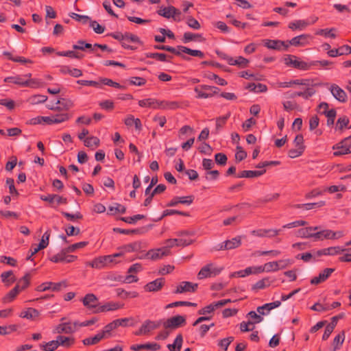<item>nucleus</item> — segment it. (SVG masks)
Returning a JSON list of instances; mask_svg holds the SVG:
<instances>
[{"mask_svg": "<svg viewBox=\"0 0 351 351\" xmlns=\"http://www.w3.org/2000/svg\"><path fill=\"white\" fill-rule=\"evenodd\" d=\"M39 311L33 308H28L26 311H22L20 317L27 319H34L39 315Z\"/></svg>", "mask_w": 351, "mask_h": 351, "instance_id": "obj_38", "label": "nucleus"}, {"mask_svg": "<svg viewBox=\"0 0 351 351\" xmlns=\"http://www.w3.org/2000/svg\"><path fill=\"white\" fill-rule=\"evenodd\" d=\"M223 270V267H215L213 263H208L203 267L197 274L199 280L216 276Z\"/></svg>", "mask_w": 351, "mask_h": 351, "instance_id": "obj_2", "label": "nucleus"}, {"mask_svg": "<svg viewBox=\"0 0 351 351\" xmlns=\"http://www.w3.org/2000/svg\"><path fill=\"white\" fill-rule=\"evenodd\" d=\"M145 216L143 215H136L132 217H121L120 219L125 223H134L137 220L145 219Z\"/></svg>", "mask_w": 351, "mask_h": 351, "instance_id": "obj_58", "label": "nucleus"}, {"mask_svg": "<svg viewBox=\"0 0 351 351\" xmlns=\"http://www.w3.org/2000/svg\"><path fill=\"white\" fill-rule=\"evenodd\" d=\"M153 227L152 224L147 226V227H142L140 228L133 229V230H127V229H121L119 228H115L113 229V231L115 232H118L123 234H145L147 232V230Z\"/></svg>", "mask_w": 351, "mask_h": 351, "instance_id": "obj_14", "label": "nucleus"}, {"mask_svg": "<svg viewBox=\"0 0 351 351\" xmlns=\"http://www.w3.org/2000/svg\"><path fill=\"white\" fill-rule=\"evenodd\" d=\"M280 304L281 302L278 300L271 303H267L263 306L257 307L256 311L261 315H267L271 310L280 306Z\"/></svg>", "mask_w": 351, "mask_h": 351, "instance_id": "obj_18", "label": "nucleus"}, {"mask_svg": "<svg viewBox=\"0 0 351 351\" xmlns=\"http://www.w3.org/2000/svg\"><path fill=\"white\" fill-rule=\"evenodd\" d=\"M204 40L202 36L199 34H193L191 32H185L183 35L182 41L184 43H187L192 40L202 41Z\"/></svg>", "mask_w": 351, "mask_h": 351, "instance_id": "obj_36", "label": "nucleus"}, {"mask_svg": "<svg viewBox=\"0 0 351 351\" xmlns=\"http://www.w3.org/2000/svg\"><path fill=\"white\" fill-rule=\"evenodd\" d=\"M125 252H132L141 250L142 248V243L140 241L134 242L121 247Z\"/></svg>", "mask_w": 351, "mask_h": 351, "instance_id": "obj_42", "label": "nucleus"}, {"mask_svg": "<svg viewBox=\"0 0 351 351\" xmlns=\"http://www.w3.org/2000/svg\"><path fill=\"white\" fill-rule=\"evenodd\" d=\"M157 13L167 19L171 17L175 21L177 20L176 17L181 14L180 11L172 5L160 9L157 11Z\"/></svg>", "mask_w": 351, "mask_h": 351, "instance_id": "obj_10", "label": "nucleus"}, {"mask_svg": "<svg viewBox=\"0 0 351 351\" xmlns=\"http://www.w3.org/2000/svg\"><path fill=\"white\" fill-rule=\"evenodd\" d=\"M241 245V237H236L231 240H227L221 243L218 244L214 247L215 250H232L239 247Z\"/></svg>", "mask_w": 351, "mask_h": 351, "instance_id": "obj_5", "label": "nucleus"}, {"mask_svg": "<svg viewBox=\"0 0 351 351\" xmlns=\"http://www.w3.org/2000/svg\"><path fill=\"white\" fill-rule=\"evenodd\" d=\"M118 296L122 298H127L128 297L136 298L138 296V293L136 291L128 292L123 289H117L116 290Z\"/></svg>", "mask_w": 351, "mask_h": 351, "instance_id": "obj_47", "label": "nucleus"}, {"mask_svg": "<svg viewBox=\"0 0 351 351\" xmlns=\"http://www.w3.org/2000/svg\"><path fill=\"white\" fill-rule=\"evenodd\" d=\"M62 215L69 221H75L76 219H82L83 215L80 212H76L75 214H71L67 212L62 211Z\"/></svg>", "mask_w": 351, "mask_h": 351, "instance_id": "obj_61", "label": "nucleus"}, {"mask_svg": "<svg viewBox=\"0 0 351 351\" xmlns=\"http://www.w3.org/2000/svg\"><path fill=\"white\" fill-rule=\"evenodd\" d=\"M84 306L89 309H93V308L97 307V302H98V298L93 293H88L86 294L83 299L82 300Z\"/></svg>", "mask_w": 351, "mask_h": 351, "instance_id": "obj_19", "label": "nucleus"}, {"mask_svg": "<svg viewBox=\"0 0 351 351\" xmlns=\"http://www.w3.org/2000/svg\"><path fill=\"white\" fill-rule=\"evenodd\" d=\"M280 230H274V229H261L258 230H253L252 232V234L253 235L259 237H272L277 236Z\"/></svg>", "mask_w": 351, "mask_h": 351, "instance_id": "obj_23", "label": "nucleus"}, {"mask_svg": "<svg viewBox=\"0 0 351 351\" xmlns=\"http://www.w3.org/2000/svg\"><path fill=\"white\" fill-rule=\"evenodd\" d=\"M39 347L43 351H54L58 348V343L56 340H53L47 343H42Z\"/></svg>", "mask_w": 351, "mask_h": 351, "instance_id": "obj_39", "label": "nucleus"}, {"mask_svg": "<svg viewBox=\"0 0 351 351\" xmlns=\"http://www.w3.org/2000/svg\"><path fill=\"white\" fill-rule=\"evenodd\" d=\"M4 81L5 82H11L15 84L21 85L22 86H32V84H36L35 80H29L25 81L20 76L8 77L5 78Z\"/></svg>", "mask_w": 351, "mask_h": 351, "instance_id": "obj_17", "label": "nucleus"}, {"mask_svg": "<svg viewBox=\"0 0 351 351\" xmlns=\"http://www.w3.org/2000/svg\"><path fill=\"white\" fill-rule=\"evenodd\" d=\"M51 234L49 230H47L42 237V239L38 244V248L45 249L49 245V240Z\"/></svg>", "mask_w": 351, "mask_h": 351, "instance_id": "obj_55", "label": "nucleus"}, {"mask_svg": "<svg viewBox=\"0 0 351 351\" xmlns=\"http://www.w3.org/2000/svg\"><path fill=\"white\" fill-rule=\"evenodd\" d=\"M30 274L27 273L22 278H21L18 283L19 285L20 291L26 289L29 285Z\"/></svg>", "mask_w": 351, "mask_h": 351, "instance_id": "obj_56", "label": "nucleus"}, {"mask_svg": "<svg viewBox=\"0 0 351 351\" xmlns=\"http://www.w3.org/2000/svg\"><path fill=\"white\" fill-rule=\"evenodd\" d=\"M312 66L311 62L307 63L304 61H300L296 58L293 60V64L292 65V67L298 69L300 70H308Z\"/></svg>", "mask_w": 351, "mask_h": 351, "instance_id": "obj_45", "label": "nucleus"}, {"mask_svg": "<svg viewBox=\"0 0 351 351\" xmlns=\"http://www.w3.org/2000/svg\"><path fill=\"white\" fill-rule=\"evenodd\" d=\"M165 284V280L162 278H157L154 281H152L146 284L144 289L146 291L156 292L162 289Z\"/></svg>", "mask_w": 351, "mask_h": 351, "instance_id": "obj_16", "label": "nucleus"}, {"mask_svg": "<svg viewBox=\"0 0 351 351\" xmlns=\"http://www.w3.org/2000/svg\"><path fill=\"white\" fill-rule=\"evenodd\" d=\"M145 55L146 58L157 59L161 62H171V59L173 58L162 53H146Z\"/></svg>", "mask_w": 351, "mask_h": 351, "instance_id": "obj_29", "label": "nucleus"}, {"mask_svg": "<svg viewBox=\"0 0 351 351\" xmlns=\"http://www.w3.org/2000/svg\"><path fill=\"white\" fill-rule=\"evenodd\" d=\"M116 323H114V321H112V322L109 323L108 324L106 325L103 330H101L102 333L104 334V335L108 339L112 336V331L117 328L116 327Z\"/></svg>", "mask_w": 351, "mask_h": 351, "instance_id": "obj_46", "label": "nucleus"}, {"mask_svg": "<svg viewBox=\"0 0 351 351\" xmlns=\"http://www.w3.org/2000/svg\"><path fill=\"white\" fill-rule=\"evenodd\" d=\"M88 241H81V242L71 245L69 247H65L66 252H67L68 254L70 252H73L75 250H77V249L84 247L85 246H86L88 245Z\"/></svg>", "mask_w": 351, "mask_h": 351, "instance_id": "obj_50", "label": "nucleus"}, {"mask_svg": "<svg viewBox=\"0 0 351 351\" xmlns=\"http://www.w3.org/2000/svg\"><path fill=\"white\" fill-rule=\"evenodd\" d=\"M67 286L68 283L66 280H63L57 283L47 282L38 286L36 290L38 291H45L51 289L53 291H59L62 288H66Z\"/></svg>", "mask_w": 351, "mask_h": 351, "instance_id": "obj_4", "label": "nucleus"}, {"mask_svg": "<svg viewBox=\"0 0 351 351\" xmlns=\"http://www.w3.org/2000/svg\"><path fill=\"white\" fill-rule=\"evenodd\" d=\"M19 292V285L16 284V285L3 298V302L9 303L12 302L16 297Z\"/></svg>", "mask_w": 351, "mask_h": 351, "instance_id": "obj_28", "label": "nucleus"}, {"mask_svg": "<svg viewBox=\"0 0 351 351\" xmlns=\"http://www.w3.org/2000/svg\"><path fill=\"white\" fill-rule=\"evenodd\" d=\"M186 318L183 315H176L162 321V326L165 329L173 331L178 328L182 327L186 324Z\"/></svg>", "mask_w": 351, "mask_h": 351, "instance_id": "obj_1", "label": "nucleus"}, {"mask_svg": "<svg viewBox=\"0 0 351 351\" xmlns=\"http://www.w3.org/2000/svg\"><path fill=\"white\" fill-rule=\"evenodd\" d=\"M175 214L182 215V216H189V213H186V212L179 211V210H173V209H167L163 211L162 215L160 217L155 219L153 221L155 222H157V221L162 220L164 217H165L167 216H169V215H175Z\"/></svg>", "mask_w": 351, "mask_h": 351, "instance_id": "obj_33", "label": "nucleus"}, {"mask_svg": "<svg viewBox=\"0 0 351 351\" xmlns=\"http://www.w3.org/2000/svg\"><path fill=\"white\" fill-rule=\"evenodd\" d=\"M154 48L156 49L167 51L171 52L176 56L180 55V51H178V47L174 48L173 47L168 46V45H154Z\"/></svg>", "mask_w": 351, "mask_h": 351, "instance_id": "obj_51", "label": "nucleus"}, {"mask_svg": "<svg viewBox=\"0 0 351 351\" xmlns=\"http://www.w3.org/2000/svg\"><path fill=\"white\" fill-rule=\"evenodd\" d=\"M330 90L333 97L341 103L347 101V95L346 92L338 85L333 84L330 86Z\"/></svg>", "mask_w": 351, "mask_h": 351, "instance_id": "obj_13", "label": "nucleus"}, {"mask_svg": "<svg viewBox=\"0 0 351 351\" xmlns=\"http://www.w3.org/2000/svg\"><path fill=\"white\" fill-rule=\"evenodd\" d=\"M84 145L90 147L93 145L98 147L100 144V141L97 136H89L84 140Z\"/></svg>", "mask_w": 351, "mask_h": 351, "instance_id": "obj_52", "label": "nucleus"}, {"mask_svg": "<svg viewBox=\"0 0 351 351\" xmlns=\"http://www.w3.org/2000/svg\"><path fill=\"white\" fill-rule=\"evenodd\" d=\"M230 117V112L227 113L225 116L219 117L216 119V127L213 132L215 134H218L219 130L226 124V121Z\"/></svg>", "mask_w": 351, "mask_h": 351, "instance_id": "obj_37", "label": "nucleus"}, {"mask_svg": "<svg viewBox=\"0 0 351 351\" xmlns=\"http://www.w3.org/2000/svg\"><path fill=\"white\" fill-rule=\"evenodd\" d=\"M349 123V119L346 116L341 117L338 119L336 124V128L342 130Z\"/></svg>", "mask_w": 351, "mask_h": 351, "instance_id": "obj_60", "label": "nucleus"}, {"mask_svg": "<svg viewBox=\"0 0 351 351\" xmlns=\"http://www.w3.org/2000/svg\"><path fill=\"white\" fill-rule=\"evenodd\" d=\"M67 254L65 248H64L59 253L51 257L50 261L53 263L64 262L65 254Z\"/></svg>", "mask_w": 351, "mask_h": 351, "instance_id": "obj_57", "label": "nucleus"}, {"mask_svg": "<svg viewBox=\"0 0 351 351\" xmlns=\"http://www.w3.org/2000/svg\"><path fill=\"white\" fill-rule=\"evenodd\" d=\"M345 251H347L346 248H342L339 246L324 248L325 256H334Z\"/></svg>", "mask_w": 351, "mask_h": 351, "instance_id": "obj_41", "label": "nucleus"}, {"mask_svg": "<svg viewBox=\"0 0 351 351\" xmlns=\"http://www.w3.org/2000/svg\"><path fill=\"white\" fill-rule=\"evenodd\" d=\"M52 117L53 119V122H55V123H60L66 121L71 118V116L68 113L57 114L55 115H52Z\"/></svg>", "mask_w": 351, "mask_h": 351, "instance_id": "obj_59", "label": "nucleus"}, {"mask_svg": "<svg viewBox=\"0 0 351 351\" xmlns=\"http://www.w3.org/2000/svg\"><path fill=\"white\" fill-rule=\"evenodd\" d=\"M345 333L342 331L338 334L333 340L334 348L332 351H336L339 348V346H341L344 341Z\"/></svg>", "mask_w": 351, "mask_h": 351, "instance_id": "obj_49", "label": "nucleus"}, {"mask_svg": "<svg viewBox=\"0 0 351 351\" xmlns=\"http://www.w3.org/2000/svg\"><path fill=\"white\" fill-rule=\"evenodd\" d=\"M161 324H162V319L156 321V322L147 319L142 324V326H143V330H145L146 335H147L151 330L158 328Z\"/></svg>", "mask_w": 351, "mask_h": 351, "instance_id": "obj_25", "label": "nucleus"}, {"mask_svg": "<svg viewBox=\"0 0 351 351\" xmlns=\"http://www.w3.org/2000/svg\"><path fill=\"white\" fill-rule=\"evenodd\" d=\"M215 162L221 166H224L227 163L228 158L223 153H217L215 156Z\"/></svg>", "mask_w": 351, "mask_h": 351, "instance_id": "obj_63", "label": "nucleus"}, {"mask_svg": "<svg viewBox=\"0 0 351 351\" xmlns=\"http://www.w3.org/2000/svg\"><path fill=\"white\" fill-rule=\"evenodd\" d=\"M323 114H324L327 119V125L330 126L334 124L335 119L336 117L337 112L335 109H331L328 111H323Z\"/></svg>", "mask_w": 351, "mask_h": 351, "instance_id": "obj_48", "label": "nucleus"}, {"mask_svg": "<svg viewBox=\"0 0 351 351\" xmlns=\"http://www.w3.org/2000/svg\"><path fill=\"white\" fill-rule=\"evenodd\" d=\"M56 54L59 56H66L72 58L82 59L84 55L74 51H58Z\"/></svg>", "mask_w": 351, "mask_h": 351, "instance_id": "obj_43", "label": "nucleus"}, {"mask_svg": "<svg viewBox=\"0 0 351 351\" xmlns=\"http://www.w3.org/2000/svg\"><path fill=\"white\" fill-rule=\"evenodd\" d=\"M111 263H113L112 257L110 255H107L95 258L92 262L88 263V265L93 268L101 269Z\"/></svg>", "mask_w": 351, "mask_h": 351, "instance_id": "obj_12", "label": "nucleus"}, {"mask_svg": "<svg viewBox=\"0 0 351 351\" xmlns=\"http://www.w3.org/2000/svg\"><path fill=\"white\" fill-rule=\"evenodd\" d=\"M198 287L197 283H192L191 282L184 281L182 282L173 291L174 293H182L185 292L194 293Z\"/></svg>", "mask_w": 351, "mask_h": 351, "instance_id": "obj_11", "label": "nucleus"}, {"mask_svg": "<svg viewBox=\"0 0 351 351\" xmlns=\"http://www.w3.org/2000/svg\"><path fill=\"white\" fill-rule=\"evenodd\" d=\"M47 97L41 95H35L30 97L29 100L32 104H38L47 101Z\"/></svg>", "mask_w": 351, "mask_h": 351, "instance_id": "obj_64", "label": "nucleus"}, {"mask_svg": "<svg viewBox=\"0 0 351 351\" xmlns=\"http://www.w3.org/2000/svg\"><path fill=\"white\" fill-rule=\"evenodd\" d=\"M56 104L59 105V106H55L48 105L47 108L49 110H58V111L62 110H68L69 109H70L71 108H72L73 106V102L71 99H66V98H60L56 102Z\"/></svg>", "mask_w": 351, "mask_h": 351, "instance_id": "obj_9", "label": "nucleus"}, {"mask_svg": "<svg viewBox=\"0 0 351 351\" xmlns=\"http://www.w3.org/2000/svg\"><path fill=\"white\" fill-rule=\"evenodd\" d=\"M350 141L351 136L344 138L339 144H337L336 145L333 146V149H337V151H335L333 153V155L335 156H339L351 153V146L349 147H346V143L350 142Z\"/></svg>", "mask_w": 351, "mask_h": 351, "instance_id": "obj_7", "label": "nucleus"}, {"mask_svg": "<svg viewBox=\"0 0 351 351\" xmlns=\"http://www.w3.org/2000/svg\"><path fill=\"white\" fill-rule=\"evenodd\" d=\"M178 51H180V55H178V56H180L184 60L189 61L191 60V58L183 55L182 53L189 54L192 56L199 57L200 58H204V53L199 50L191 49L190 48H188V47L182 46V45H178Z\"/></svg>", "mask_w": 351, "mask_h": 351, "instance_id": "obj_6", "label": "nucleus"}, {"mask_svg": "<svg viewBox=\"0 0 351 351\" xmlns=\"http://www.w3.org/2000/svg\"><path fill=\"white\" fill-rule=\"evenodd\" d=\"M271 280L269 278H264L262 280L256 282L252 287V289L254 291H257L258 289H263L267 287H269L271 284Z\"/></svg>", "mask_w": 351, "mask_h": 351, "instance_id": "obj_40", "label": "nucleus"}, {"mask_svg": "<svg viewBox=\"0 0 351 351\" xmlns=\"http://www.w3.org/2000/svg\"><path fill=\"white\" fill-rule=\"evenodd\" d=\"M56 330L58 333L71 334L75 331V328L71 322H64L60 324L57 326Z\"/></svg>", "mask_w": 351, "mask_h": 351, "instance_id": "obj_26", "label": "nucleus"}, {"mask_svg": "<svg viewBox=\"0 0 351 351\" xmlns=\"http://www.w3.org/2000/svg\"><path fill=\"white\" fill-rule=\"evenodd\" d=\"M170 254V250L168 247H162L158 249L149 250L144 256H141L139 258H148L152 261H156Z\"/></svg>", "mask_w": 351, "mask_h": 351, "instance_id": "obj_3", "label": "nucleus"}, {"mask_svg": "<svg viewBox=\"0 0 351 351\" xmlns=\"http://www.w3.org/2000/svg\"><path fill=\"white\" fill-rule=\"evenodd\" d=\"M319 226L306 227L300 228L298 230L297 235L302 238H313L314 231L319 230Z\"/></svg>", "mask_w": 351, "mask_h": 351, "instance_id": "obj_22", "label": "nucleus"}, {"mask_svg": "<svg viewBox=\"0 0 351 351\" xmlns=\"http://www.w3.org/2000/svg\"><path fill=\"white\" fill-rule=\"evenodd\" d=\"M72 47L74 50L84 51L86 49H87L92 52L94 51V45H93L90 43H87L83 40H78L77 43L76 45H73Z\"/></svg>", "mask_w": 351, "mask_h": 351, "instance_id": "obj_34", "label": "nucleus"}, {"mask_svg": "<svg viewBox=\"0 0 351 351\" xmlns=\"http://www.w3.org/2000/svg\"><path fill=\"white\" fill-rule=\"evenodd\" d=\"M247 157V152L243 149L241 146L237 147V152L235 154V160L239 162Z\"/></svg>", "mask_w": 351, "mask_h": 351, "instance_id": "obj_62", "label": "nucleus"}, {"mask_svg": "<svg viewBox=\"0 0 351 351\" xmlns=\"http://www.w3.org/2000/svg\"><path fill=\"white\" fill-rule=\"evenodd\" d=\"M56 341H58V346H62L66 348L70 347L71 345H73L75 342V340L73 338L68 337L62 335H58L56 337Z\"/></svg>", "mask_w": 351, "mask_h": 351, "instance_id": "obj_35", "label": "nucleus"}, {"mask_svg": "<svg viewBox=\"0 0 351 351\" xmlns=\"http://www.w3.org/2000/svg\"><path fill=\"white\" fill-rule=\"evenodd\" d=\"M205 77L210 80H215L216 81V83L219 85L226 86L227 84V82L224 79L219 77L215 73L209 72L205 74Z\"/></svg>", "mask_w": 351, "mask_h": 351, "instance_id": "obj_54", "label": "nucleus"}, {"mask_svg": "<svg viewBox=\"0 0 351 351\" xmlns=\"http://www.w3.org/2000/svg\"><path fill=\"white\" fill-rule=\"evenodd\" d=\"M160 109L176 110L180 108V103L176 101H160Z\"/></svg>", "mask_w": 351, "mask_h": 351, "instance_id": "obj_31", "label": "nucleus"}, {"mask_svg": "<svg viewBox=\"0 0 351 351\" xmlns=\"http://www.w3.org/2000/svg\"><path fill=\"white\" fill-rule=\"evenodd\" d=\"M130 349L134 351H140L141 350H150L156 351L160 349V346L156 343H148L145 344H136L132 345Z\"/></svg>", "mask_w": 351, "mask_h": 351, "instance_id": "obj_21", "label": "nucleus"}, {"mask_svg": "<svg viewBox=\"0 0 351 351\" xmlns=\"http://www.w3.org/2000/svg\"><path fill=\"white\" fill-rule=\"evenodd\" d=\"M311 38L309 34H302L293 38L291 40L287 41L289 45L293 46H304L308 44V39Z\"/></svg>", "mask_w": 351, "mask_h": 351, "instance_id": "obj_20", "label": "nucleus"}, {"mask_svg": "<svg viewBox=\"0 0 351 351\" xmlns=\"http://www.w3.org/2000/svg\"><path fill=\"white\" fill-rule=\"evenodd\" d=\"M264 45L268 49H276V50H285L287 51L289 47L287 42L282 41L279 40H263Z\"/></svg>", "mask_w": 351, "mask_h": 351, "instance_id": "obj_8", "label": "nucleus"}, {"mask_svg": "<svg viewBox=\"0 0 351 351\" xmlns=\"http://www.w3.org/2000/svg\"><path fill=\"white\" fill-rule=\"evenodd\" d=\"M309 23L304 20H298L294 22H291L289 24V28L292 30L297 29H302L306 27Z\"/></svg>", "mask_w": 351, "mask_h": 351, "instance_id": "obj_44", "label": "nucleus"}, {"mask_svg": "<svg viewBox=\"0 0 351 351\" xmlns=\"http://www.w3.org/2000/svg\"><path fill=\"white\" fill-rule=\"evenodd\" d=\"M266 172L265 169L260 170V171H252V170H244L241 171L237 176V178H252L256 177H259L263 175Z\"/></svg>", "mask_w": 351, "mask_h": 351, "instance_id": "obj_24", "label": "nucleus"}, {"mask_svg": "<svg viewBox=\"0 0 351 351\" xmlns=\"http://www.w3.org/2000/svg\"><path fill=\"white\" fill-rule=\"evenodd\" d=\"M334 271L335 269L333 268H326L319 274L318 276L313 278L311 280V283L312 285H318L323 282L326 280Z\"/></svg>", "mask_w": 351, "mask_h": 351, "instance_id": "obj_15", "label": "nucleus"}, {"mask_svg": "<svg viewBox=\"0 0 351 351\" xmlns=\"http://www.w3.org/2000/svg\"><path fill=\"white\" fill-rule=\"evenodd\" d=\"M182 343H183L182 335L181 333H179L176 336L173 343L168 344L167 347L170 351H180V350L182 348Z\"/></svg>", "mask_w": 351, "mask_h": 351, "instance_id": "obj_27", "label": "nucleus"}, {"mask_svg": "<svg viewBox=\"0 0 351 351\" xmlns=\"http://www.w3.org/2000/svg\"><path fill=\"white\" fill-rule=\"evenodd\" d=\"M1 279L7 286H10L16 281V278L14 276L13 271L11 270L3 272L1 274Z\"/></svg>", "mask_w": 351, "mask_h": 351, "instance_id": "obj_32", "label": "nucleus"}, {"mask_svg": "<svg viewBox=\"0 0 351 351\" xmlns=\"http://www.w3.org/2000/svg\"><path fill=\"white\" fill-rule=\"evenodd\" d=\"M324 239H330V230H318L314 231L313 241H323Z\"/></svg>", "mask_w": 351, "mask_h": 351, "instance_id": "obj_30", "label": "nucleus"}, {"mask_svg": "<svg viewBox=\"0 0 351 351\" xmlns=\"http://www.w3.org/2000/svg\"><path fill=\"white\" fill-rule=\"evenodd\" d=\"M108 211L111 213V214L120 213L123 214L126 211V208L118 203H115L114 206H110L108 207Z\"/></svg>", "mask_w": 351, "mask_h": 351, "instance_id": "obj_53", "label": "nucleus"}]
</instances>
